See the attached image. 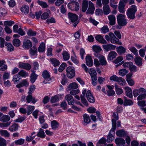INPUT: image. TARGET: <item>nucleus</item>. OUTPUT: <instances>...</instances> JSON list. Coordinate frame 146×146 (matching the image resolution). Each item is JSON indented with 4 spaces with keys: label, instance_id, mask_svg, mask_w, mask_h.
<instances>
[{
    "label": "nucleus",
    "instance_id": "obj_62",
    "mask_svg": "<svg viewBox=\"0 0 146 146\" xmlns=\"http://www.w3.org/2000/svg\"><path fill=\"white\" fill-rule=\"evenodd\" d=\"M49 17V15L48 13L45 12L43 13L41 16V19L43 20H45L48 18Z\"/></svg>",
    "mask_w": 146,
    "mask_h": 146
},
{
    "label": "nucleus",
    "instance_id": "obj_22",
    "mask_svg": "<svg viewBox=\"0 0 146 146\" xmlns=\"http://www.w3.org/2000/svg\"><path fill=\"white\" fill-rule=\"evenodd\" d=\"M125 89L126 96L130 98H133L132 92L131 88L128 87H125Z\"/></svg>",
    "mask_w": 146,
    "mask_h": 146
},
{
    "label": "nucleus",
    "instance_id": "obj_45",
    "mask_svg": "<svg viewBox=\"0 0 146 146\" xmlns=\"http://www.w3.org/2000/svg\"><path fill=\"white\" fill-rule=\"evenodd\" d=\"M116 134L118 136L122 137L125 135L126 133L123 129H121L116 131Z\"/></svg>",
    "mask_w": 146,
    "mask_h": 146
},
{
    "label": "nucleus",
    "instance_id": "obj_41",
    "mask_svg": "<svg viewBox=\"0 0 146 146\" xmlns=\"http://www.w3.org/2000/svg\"><path fill=\"white\" fill-rule=\"evenodd\" d=\"M37 136L38 137H41V138H43L45 137L46 135L45 134L44 130L41 128H40L39 129V131L37 134Z\"/></svg>",
    "mask_w": 146,
    "mask_h": 146
},
{
    "label": "nucleus",
    "instance_id": "obj_50",
    "mask_svg": "<svg viewBox=\"0 0 146 146\" xmlns=\"http://www.w3.org/2000/svg\"><path fill=\"white\" fill-rule=\"evenodd\" d=\"M88 73L90 74L91 77L97 76V73L95 70L93 68H91L88 70Z\"/></svg>",
    "mask_w": 146,
    "mask_h": 146
},
{
    "label": "nucleus",
    "instance_id": "obj_64",
    "mask_svg": "<svg viewBox=\"0 0 146 146\" xmlns=\"http://www.w3.org/2000/svg\"><path fill=\"white\" fill-rule=\"evenodd\" d=\"M14 24V22L12 21H5L4 22V25L5 26H11L12 25Z\"/></svg>",
    "mask_w": 146,
    "mask_h": 146
},
{
    "label": "nucleus",
    "instance_id": "obj_33",
    "mask_svg": "<svg viewBox=\"0 0 146 146\" xmlns=\"http://www.w3.org/2000/svg\"><path fill=\"white\" fill-rule=\"evenodd\" d=\"M19 127L17 124L14 123L9 127V130L11 132L15 131L18 129Z\"/></svg>",
    "mask_w": 146,
    "mask_h": 146
},
{
    "label": "nucleus",
    "instance_id": "obj_12",
    "mask_svg": "<svg viewBox=\"0 0 146 146\" xmlns=\"http://www.w3.org/2000/svg\"><path fill=\"white\" fill-rule=\"evenodd\" d=\"M112 116L114 118L111 119L112 127H116V121L119 119L118 114L117 112H113Z\"/></svg>",
    "mask_w": 146,
    "mask_h": 146
},
{
    "label": "nucleus",
    "instance_id": "obj_63",
    "mask_svg": "<svg viewBox=\"0 0 146 146\" xmlns=\"http://www.w3.org/2000/svg\"><path fill=\"white\" fill-rule=\"evenodd\" d=\"M27 34L29 36H35L36 35V32L30 29L27 32Z\"/></svg>",
    "mask_w": 146,
    "mask_h": 146
},
{
    "label": "nucleus",
    "instance_id": "obj_16",
    "mask_svg": "<svg viewBox=\"0 0 146 146\" xmlns=\"http://www.w3.org/2000/svg\"><path fill=\"white\" fill-rule=\"evenodd\" d=\"M86 65L89 67H91L93 65V61L91 56L88 54L86 57Z\"/></svg>",
    "mask_w": 146,
    "mask_h": 146
},
{
    "label": "nucleus",
    "instance_id": "obj_8",
    "mask_svg": "<svg viewBox=\"0 0 146 146\" xmlns=\"http://www.w3.org/2000/svg\"><path fill=\"white\" fill-rule=\"evenodd\" d=\"M68 7L70 10L75 11L78 10L80 8L79 4L76 1L68 3Z\"/></svg>",
    "mask_w": 146,
    "mask_h": 146
},
{
    "label": "nucleus",
    "instance_id": "obj_4",
    "mask_svg": "<svg viewBox=\"0 0 146 146\" xmlns=\"http://www.w3.org/2000/svg\"><path fill=\"white\" fill-rule=\"evenodd\" d=\"M65 98L68 102L69 105H72L71 108L72 109L77 111H81V108L73 105L74 99L73 97L70 94L66 95L65 97Z\"/></svg>",
    "mask_w": 146,
    "mask_h": 146
},
{
    "label": "nucleus",
    "instance_id": "obj_18",
    "mask_svg": "<svg viewBox=\"0 0 146 146\" xmlns=\"http://www.w3.org/2000/svg\"><path fill=\"white\" fill-rule=\"evenodd\" d=\"M125 7L124 2L123 1H120L118 7V10L119 12L122 13H124L125 11Z\"/></svg>",
    "mask_w": 146,
    "mask_h": 146
},
{
    "label": "nucleus",
    "instance_id": "obj_47",
    "mask_svg": "<svg viewBox=\"0 0 146 146\" xmlns=\"http://www.w3.org/2000/svg\"><path fill=\"white\" fill-rule=\"evenodd\" d=\"M133 102L131 100H127L126 97H125L124 105L125 106H131L133 105Z\"/></svg>",
    "mask_w": 146,
    "mask_h": 146
},
{
    "label": "nucleus",
    "instance_id": "obj_56",
    "mask_svg": "<svg viewBox=\"0 0 146 146\" xmlns=\"http://www.w3.org/2000/svg\"><path fill=\"white\" fill-rule=\"evenodd\" d=\"M92 48L95 52L99 53L102 50L101 47L98 46L94 45L92 46Z\"/></svg>",
    "mask_w": 146,
    "mask_h": 146
},
{
    "label": "nucleus",
    "instance_id": "obj_28",
    "mask_svg": "<svg viewBox=\"0 0 146 146\" xmlns=\"http://www.w3.org/2000/svg\"><path fill=\"white\" fill-rule=\"evenodd\" d=\"M103 9L104 14L105 15L109 14L111 12L110 7L109 5H104Z\"/></svg>",
    "mask_w": 146,
    "mask_h": 146
},
{
    "label": "nucleus",
    "instance_id": "obj_26",
    "mask_svg": "<svg viewBox=\"0 0 146 146\" xmlns=\"http://www.w3.org/2000/svg\"><path fill=\"white\" fill-rule=\"evenodd\" d=\"M89 2L88 1L86 0H84L82 1V11L83 12H85L88 7Z\"/></svg>",
    "mask_w": 146,
    "mask_h": 146
},
{
    "label": "nucleus",
    "instance_id": "obj_42",
    "mask_svg": "<svg viewBox=\"0 0 146 146\" xmlns=\"http://www.w3.org/2000/svg\"><path fill=\"white\" fill-rule=\"evenodd\" d=\"M42 76L44 78L47 80L49 79L50 77V75L49 73L46 70H44L43 72Z\"/></svg>",
    "mask_w": 146,
    "mask_h": 146
},
{
    "label": "nucleus",
    "instance_id": "obj_31",
    "mask_svg": "<svg viewBox=\"0 0 146 146\" xmlns=\"http://www.w3.org/2000/svg\"><path fill=\"white\" fill-rule=\"evenodd\" d=\"M83 124L85 125V123L88 124L90 122L91 120L89 116L87 114H85L83 115Z\"/></svg>",
    "mask_w": 146,
    "mask_h": 146
},
{
    "label": "nucleus",
    "instance_id": "obj_57",
    "mask_svg": "<svg viewBox=\"0 0 146 146\" xmlns=\"http://www.w3.org/2000/svg\"><path fill=\"white\" fill-rule=\"evenodd\" d=\"M128 72L125 69H123L119 70V74L122 76H125Z\"/></svg>",
    "mask_w": 146,
    "mask_h": 146
},
{
    "label": "nucleus",
    "instance_id": "obj_34",
    "mask_svg": "<svg viewBox=\"0 0 146 146\" xmlns=\"http://www.w3.org/2000/svg\"><path fill=\"white\" fill-rule=\"evenodd\" d=\"M135 61L136 64L138 66H141L142 64V59L139 56H137L135 58Z\"/></svg>",
    "mask_w": 146,
    "mask_h": 146
},
{
    "label": "nucleus",
    "instance_id": "obj_13",
    "mask_svg": "<svg viewBox=\"0 0 146 146\" xmlns=\"http://www.w3.org/2000/svg\"><path fill=\"white\" fill-rule=\"evenodd\" d=\"M103 48L106 51L108 52L115 49L116 46L113 45L111 44H108L102 46Z\"/></svg>",
    "mask_w": 146,
    "mask_h": 146
},
{
    "label": "nucleus",
    "instance_id": "obj_10",
    "mask_svg": "<svg viewBox=\"0 0 146 146\" xmlns=\"http://www.w3.org/2000/svg\"><path fill=\"white\" fill-rule=\"evenodd\" d=\"M18 67L21 69H25L29 70L31 68V65L29 63H24L23 62H19L18 63Z\"/></svg>",
    "mask_w": 146,
    "mask_h": 146
},
{
    "label": "nucleus",
    "instance_id": "obj_21",
    "mask_svg": "<svg viewBox=\"0 0 146 146\" xmlns=\"http://www.w3.org/2000/svg\"><path fill=\"white\" fill-rule=\"evenodd\" d=\"M96 39L100 43L106 44L107 43V41L105 40L103 37L100 35L96 36L95 37Z\"/></svg>",
    "mask_w": 146,
    "mask_h": 146
},
{
    "label": "nucleus",
    "instance_id": "obj_2",
    "mask_svg": "<svg viewBox=\"0 0 146 146\" xmlns=\"http://www.w3.org/2000/svg\"><path fill=\"white\" fill-rule=\"evenodd\" d=\"M137 8L135 5L131 6L126 12V15L127 18L130 20H133L135 18V14L137 11Z\"/></svg>",
    "mask_w": 146,
    "mask_h": 146
},
{
    "label": "nucleus",
    "instance_id": "obj_38",
    "mask_svg": "<svg viewBox=\"0 0 146 146\" xmlns=\"http://www.w3.org/2000/svg\"><path fill=\"white\" fill-rule=\"evenodd\" d=\"M117 52L119 54L124 53L125 52L126 49L125 48L122 46L118 47L116 48Z\"/></svg>",
    "mask_w": 146,
    "mask_h": 146
},
{
    "label": "nucleus",
    "instance_id": "obj_27",
    "mask_svg": "<svg viewBox=\"0 0 146 146\" xmlns=\"http://www.w3.org/2000/svg\"><path fill=\"white\" fill-rule=\"evenodd\" d=\"M18 74L23 78H26L29 76L28 72L23 70H21L18 72Z\"/></svg>",
    "mask_w": 146,
    "mask_h": 146
},
{
    "label": "nucleus",
    "instance_id": "obj_14",
    "mask_svg": "<svg viewBox=\"0 0 146 146\" xmlns=\"http://www.w3.org/2000/svg\"><path fill=\"white\" fill-rule=\"evenodd\" d=\"M89 7L86 13L87 14H93L95 10V7L93 3L91 1H89Z\"/></svg>",
    "mask_w": 146,
    "mask_h": 146
},
{
    "label": "nucleus",
    "instance_id": "obj_23",
    "mask_svg": "<svg viewBox=\"0 0 146 146\" xmlns=\"http://www.w3.org/2000/svg\"><path fill=\"white\" fill-rule=\"evenodd\" d=\"M5 60H0V70L4 71L6 70L7 68V66L6 64H5Z\"/></svg>",
    "mask_w": 146,
    "mask_h": 146
},
{
    "label": "nucleus",
    "instance_id": "obj_17",
    "mask_svg": "<svg viewBox=\"0 0 146 146\" xmlns=\"http://www.w3.org/2000/svg\"><path fill=\"white\" fill-rule=\"evenodd\" d=\"M31 94H28L26 98V100L28 103H30L31 102L32 103L34 104L37 101V100L35 97H33Z\"/></svg>",
    "mask_w": 146,
    "mask_h": 146
},
{
    "label": "nucleus",
    "instance_id": "obj_51",
    "mask_svg": "<svg viewBox=\"0 0 146 146\" xmlns=\"http://www.w3.org/2000/svg\"><path fill=\"white\" fill-rule=\"evenodd\" d=\"M0 134L5 137H9L10 134L6 130H1L0 131Z\"/></svg>",
    "mask_w": 146,
    "mask_h": 146
},
{
    "label": "nucleus",
    "instance_id": "obj_40",
    "mask_svg": "<svg viewBox=\"0 0 146 146\" xmlns=\"http://www.w3.org/2000/svg\"><path fill=\"white\" fill-rule=\"evenodd\" d=\"M35 134V132H33L31 133V135L27 136L26 138V140L28 142H30L33 140L36 136L35 135L33 136Z\"/></svg>",
    "mask_w": 146,
    "mask_h": 146
},
{
    "label": "nucleus",
    "instance_id": "obj_5",
    "mask_svg": "<svg viewBox=\"0 0 146 146\" xmlns=\"http://www.w3.org/2000/svg\"><path fill=\"white\" fill-rule=\"evenodd\" d=\"M125 16L121 14H119L117 16V20L119 25L123 26L127 24V20L125 19Z\"/></svg>",
    "mask_w": 146,
    "mask_h": 146
},
{
    "label": "nucleus",
    "instance_id": "obj_32",
    "mask_svg": "<svg viewBox=\"0 0 146 146\" xmlns=\"http://www.w3.org/2000/svg\"><path fill=\"white\" fill-rule=\"evenodd\" d=\"M21 11L25 14H27L29 12V7L26 5L23 6L21 9Z\"/></svg>",
    "mask_w": 146,
    "mask_h": 146
},
{
    "label": "nucleus",
    "instance_id": "obj_37",
    "mask_svg": "<svg viewBox=\"0 0 146 146\" xmlns=\"http://www.w3.org/2000/svg\"><path fill=\"white\" fill-rule=\"evenodd\" d=\"M45 46L44 43H41L38 47V51L40 52H42L45 51Z\"/></svg>",
    "mask_w": 146,
    "mask_h": 146
},
{
    "label": "nucleus",
    "instance_id": "obj_48",
    "mask_svg": "<svg viewBox=\"0 0 146 146\" xmlns=\"http://www.w3.org/2000/svg\"><path fill=\"white\" fill-rule=\"evenodd\" d=\"M115 89L116 94L117 95H120L123 92V90L121 88H119L118 86L115 83Z\"/></svg>",
    "mask_w": 146,
    "mask_h": 146
},
{
    "label": "nucleus",
    "instance_id": "obj_24",
    "mask_svg": "<svg viewBox=\"0 0 146 146\" xmlns=\"http://www.w3.org/2000/svg\"><path fill=\"white\" fill-rule=\"evenodd\" d=\"M117 55V53L114 51H111L108 54V60L110 61L115 58Z\"/></svg>",
    "mask_w": 146,
    "mask_h": 146
},
{
    "label": "nucleus",
    "instance_id": "obj_36",
    "mask_svg": "<svg viewBox=\"0 0 146 146\" xmlns=\"http://www.w3.org/2000/svg\"><path fill=\"white\" fill-rule=\"evenodd\" d=\"M116 82H117L118 84L121 86L124 85L126 82L125 80L123 78L120 77H118Z\"/></svg>",
    "mask_w": 146,
    "mask_h": 146
},
{
    "label": "nucleus",
    "instance_id": "obj_61",
    "mask_svg": "<svg viewBox=\"0 0 146 146\" xmlns=\"http://www.w3.org/2000/svg\"><path fill=\"white\" fill-rule=\"evenodd\" d=\"M7 142L5 139L0 137V146H6Z\"/></svg>",
    "mask_w": 146,
    "mask_h": 146
},
{
    "label": "nucleus",
    "instance_id": "obj_39",
    "mask_svg": "<svg viewBox=\"0 0 146 146\" xmlns=\"http://www.w3.org/2000/svg\"><path fill=\"white\" fill-rule=\"evenodd\" d=\"M30 54L32 56L37 55V49L35 46H33L29 51Z\"/></svg>",
    "mask_w": 146,
    "mask_h": 146
},
{
    "label": "nucleus",
    "instance_id": "obj_30",
    "mask_svg": "<svg viewBox=\"0 0 146 146\" xmlns=\"http://www.w3.org/2000/svg\"><path fill=\"white\" fill-rule=\"evenodd\" d=\"M100 62L102 66H105L107 65V62L105 59V57L103 55L100 56L99 58Z\"/></svg>",
    "mask_w": 146,
    "mask_h": 146
},
{
    "label": "nucleus",
    "instance_id": "obj_1",
    "mask_svg": "<svg viewBox=\"0 0 146 146\" xmlns=\"http://www.w3.org/2000/svg\"><path fill=\"white\" fill-rule=\"evenodd\" d=\"M133 94L135 97L139 95L137 98V100H141L145 99L146 97V90L142 88L139 89H135L133 91Z\"/></svg>",
    "mask_w": 146,
    "mask_h": 146
},
{
    "label": "nucleus",
    "instance_id": "obj_49",
    "mask_svg": "<svg viewBox=\"0 0 146 146\" xmlns=\"http://www.w3.org/2000/svg\"><path fill=\"white\" fill-rule=\"evenodd\" d=\"M117 3V0H110V5L113 8H116L117 7V5H116V4Z\"/></svg>",
    "mask_w": 146,
    "mask_h": 146
},
{
    "label": "nucleus",
    "instance_id": "obj_19",
    "mask_svg": "<svg viewBox=\"0 0 146 146\" xmlns=\"http://www.w3.org/2000/svg\"><path fill=\"white\" fill-rule=\"evenodd\" d=\"M32 46V44L29 40H25L23 42V47L25 48L28 49Z\"/></svg>",
    "mask_w": 146,
    "mask_h": 146
},
{
    "label": "nucleus",
    "instance_id": "obj_20",
    "mask_svg": "<svg viewBox=\"0 0 146 146\" xmlns=\"http://www.w3.org/2000/svg\"><path fill=\"white\" fill-rule=\"evenodd\" d=\"M63 95L61 94H57L52 97L50 100L51 102L52 103H54L57 102L60 98H62Z\"/></svg>",
    "mask_w": 146,
    "mask_h": 146
},
{
    "label": "nucleus",
    "instance_id": "obj_44",
    "mask_svg": "<svg viewBox=\"0 0 146 146\" xmlns=\"http://www.w3.org/2000/svg\"><path fill=\"white\" fill-rule=\"evenodd\" d=\"M5 45L7 46V49L8 51L11 52L14 50V47L11 43H7L6 42L5 43Z\"/></svg>",
    "mask_w": 146,
    "mask_h": 146
},
{
    "label": "nucleus",
    "instance_id": "obj_25",
    "mask_svg": "<svg viewBox=\"0 0 146 146\" xmlns=\"http://www.w3.org/2000/svg\"><path fill=\"white\" fill-rule=\"evenodd\" d=\"M108 19L110 21L109 23L111 25H113L115 23V17L113 15H111L108 16Z\"/></svg>",
    "mask_w": 146,
    "mask_h": 146
},
{
    "label": "nucleus",
    "instance_id": "obj_54",
    "mask_svg": "<svg viewBox=\"0 0 146 146\" xmlns=\"http://www.w3.org/2000/svg\"><path fill=\"white\" fill-rule=\"evenodd\" d=\"M64 59L65 60H68L70 58V55L69 53L66 51L63 52L62 53Z\"/></svg>",
    "mask_w": 146,
    "mask_h": 146
},
{
    "label": "nucleus",
    "instance_id": "obj_35",
    "mask_svg": "<svg viewBox=\"0 0 146 146\" xmlns=\"http://www.w3.org/2000/svg\"><path fill=\"white\" fill-rule=\"evenodd\" d=\"M51 126L52 129L54 130L56 129L59 126L58 123L56 120H53L51 122Z\"/></svg>",
    "mask_w": 146,
    "mask_h": 146
},
{
    "label": "nucleus",
    "instance_id": "obj_11",
    "mask_svg": "<svg viewBox=\"0 0 146 146\" xmlns=\"http://www.w3.org/2000/svg\"><path fill=\"white\" fill-rule=\"evenodd\" d=\"M86 97L88 101L91 103H94L95 102V100L90 90L87 91Z\"/></svg>",
    "mask_w": 146,
    "mask_h": 146
},
{
    "label": "nucleus",
    "instance_id": "obj_58",
    "mask_svg": "<svg viewBox=\"0 0 146 146\" xmlns=\"http://www.w3.org/2000/svg\"><path fill=\"white\" fill-rule=\"evenodd\" d=\"M101 32L104 34H105L106 33L109 32V28L108 26H104L101 29Z\"/></svg>",
    "mask_w": 146,
    "mask_h": 146
},
{
    "label": "nucleus",
    "instance_id": "obj_59",
    "mask_svg": "<svg viewBox=\"0 0 146 146\" xmlns=\"http://www.w3.org/2000/svg\"><path fill=\"white\" fill-rule=\"evenodd\" d=\"M78 87L77 84L75 82H73L69 84L68 88L71 89H76Z\"/></svg>",
    "mask_w": 146,
    "mask_h": 146
},
{
    "label": "nucleus",
    "instance_id": "obj_55",
    "mask_svg": "<svg viewBox=\"0 0 146 146\" xmlns=\"http://www.w3.org/2000/svg\"><path fill=\"white\" fill-rule=\"evenodd\" d=\"M25 141V140L24 139L21 138L17 140H16L15 141V145H23Z\"/></svg>",
    "mask_w": 146,
    "mask_h": 146
},
{
    "label": "nucleus",
    "instance_id": "obj_7",
    "mask_svg": "<svg viewBox=\"0 0 146 146\" xmlns=\"http://www.w3.org/2000/svg\"><path fill=\"white\" fill-rule=\"evenodd\" d=\"M68 18L71 21L74 23L73 26L75 27L79 23V21H77L78 16V15L75 14L69 13H68Z\"/></svg>",
    "mask_w": 146,
    "mask_h": 146
},
{
    "label": "nucleus",
    "instance_id": "obj_15",
    "mask_svg": "<svg viewBox=\"0 0 146 146\" xmlns=\"http://www.w3.org/2000/svg\"><path fill=\"white\" fill-rule=\"evenodd\" d=\"M115 141L117 146H125V141L123 139L117 138L115 140Z\"/></svg>",
    "mask_w": 146,
    "mask_h": 146
},
{
    "label": "nucleus",
    "instance_id": "obj_53",
    "mask_svg": "<svg viewBox=\"0 0 146 146\" xmlns=\"http://www.w3.org/2000/svg\"><path fill=\"white\" fill-rule=\"evenodd\" d=\"M13 45L16 47L19 46L21 44L20 40L17 38L14 39L13 41Z\"/></svg>",
    "mask_w": 146,
    "mask_h": 146
},
{
    "label": "nucleus",
    "instance_id": "obj_9",
    "mask_svg": "<svg viewBox=\"0 0 146 146\" xmlns=\"http://www.w3.org/2000/svg\"><path fill=\"white\" fill-rule=\"evenodd\" d=\"M67 76L69 78H72L75 76L74 68L72 66H69L66 69Z\"/></svg>",
    "mask_w": 146,
    "mask_h": 146
},
{
    "label": "nucleus",
    "instance_id": "obj_6",
    "mask_svg": "<svg viewBox=\"0 0 146 146\" xmlns=\"http://www.w3.org/2000/svg\"><path fill=\"white\" fill-rule=\"evenodd\" d=\"M116 129V127H112L107 137V142L111 143L113 140L114 138L115 137V130Z\"/></svg>",
    "mask_w": 146,
    "mask_h": 146
},
{
    "label": "nucleus",
    "instance_id": "obj_46",
    "mask_svg": "<svg viewBox=\"0 0 146 146\" xmlns=\"http://www.w3.org/2000/svg\"><path fill=\"white\" fill-rule=\"evenodd\" d=\"M35 107L34 106L29 105L28 106L27 108L28 111L27 113V115H30L32 113L33 111L34 110Z\"/></svg>",
    "mask_w": 146,
    "mask_h": 146
},
{
    "label": "nucleus",
    "instance_id": "obj_3",
    "mask_svg": "<svg viewBox=\"0 0 146 146\" xmlns=\"http://www.w3.org/2000/svg\"><path fill=\"white\" fill-rule=\"evenodd\" d=\"M108 34L109 35H106L105 36V38L108 41H110L113 44H116L120 45L122 44V43L119 41V39L116 37L113 33L110 32Z\"/></svg>",
    "mask_w": 146,
    "mask_h": 146
},
{
    "label": "nucleus",
    "instance_id": "obj_29",
    "mask_svg": "<svg viewBox=\"0 0 146 146\" xmlns=\"http://www.w3.org/2000/svg\"><path fill=\"white\" fill-rule=\"evenodd\" d=\"M32 72L30 76V81L32 83H33L36 80L38 75L35 73V71H33Z\"/></svg>",
    "mask_w": 146,
    "mask_h": 146
},
{
    "label": "nucleus",
    "instance_id": "obj_60",
    "mask_svg": "<svg viewBox=\"0 0 146 146\" xmlns=\"http://www.w3.org/2000/svg\"><path fill=\"white\" fill-rule=\"evenodd\" d=\"M91 78L92 83V85L94 86H96L98 83L97 76L91 77Z\"/></svg>",
    "mask_w": 146,
    "mask_h": 146
},
{
    "label": "nucleus",
    "instance_id": "obj_43",
    "mask_svg": "<svg viewBox=\"0 0 146 146\" xmlns=\"http://www.w3.org/2000/svg\"><path fill=\"white\" fill-rule=\"evenodd\" d=\"M50 60L54 66H58L60 64L59 61L55 58H51Z\"/></svg>",
    "mask_w": 146,
    "mask_h": 146
},
{
    "label": "nucleus",
    "instance_id": "obj_52",
    "mask_svg": "<svg viewBox=\"0 0 146 146\" xmlns=\"http://www.w3.org/2000/svg\"><path fill=\"white\" fill-rule=\"evenodd\" d=\"M37 2L38 4L41 6L43 8H46L48 7V5L45 2L38 0Z\"/></svg>",
    "mask_w": 146,
    "mask_h": 146
}]
</instances>
